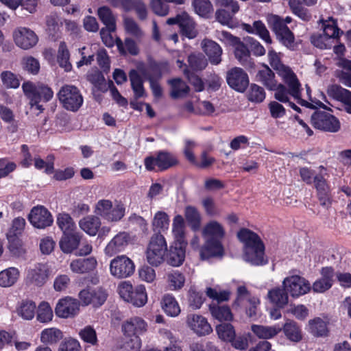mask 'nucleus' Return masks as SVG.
<instances>
[{
    "instance_id": "obj_1",
    "label": "nucleus",
    "mask_w": 351,
    "mask_h": 351,
    "mask_svg": "<svg viewBox=\"0 0 351 351\" xmlns=\"http://www.w3.org/2000/svg\"><path fill=\"white\" fill-rule=\"evenodd\" d=\"M239 240L243 244V258L252 265H263L267 263L265 257V246L255 232L243 228L238 233Z\"/></svg>"
},
{
    "instance_id": "obj_2",
    "label": "nucleus",
    "mask_w": 351,
    "mask_h": 351,
    "mask_svg": "<svg viewBox=\"0 0 351 351\" xmlns=\"http://www.w3.org/2000/svg\"><path fill=\"white\" fill-rule=\"evenodd\" d=\"M93 210L96 215L107 222L117 223L124 217L126 208L121 201L101 199L95 204Z\"/></svg>"
},
{
    "instance_id": "obj_3",
    "label": "nucleus",
    "mask_w": 351,
    "mask_h": 351,
    "mask_svg": "<svg viewBox=\"0 0 351 351\" xmlns=\"http://www.w3.org/2000/svg\"><path fill=\"white\" fill-rule=\"evenodd\" d=\"M22 90L24 95L29 100V105L42 112L44 108L40 105V101L47 102L53 96V92L51 88L43 84H34L32 82H25L22 84Z\"/></svg>"
},
{
    "instance_id": "obj_4",
    "label": "nucleus",
    "mask_w": 351,
    "mask_h": 351,
    "mask_svg": "<svg viewBox=\"0 0 351 351\" xmlns=\"http://www.w3.org/2000/svg\"><path fill=\"white\" fill-rule=\"evenodd\" d=\"M167 252V243L160 233H154L150 237L146 249V258L152 266H158L165 261Z\"/></svg>"
},
{
    "instance_id": "obj_5",
    "label": "nucleus",
    "mask_w": 351,
    "mask_h": 351,
    "mask_svg": "<svg viewBox=\"0 0 351 351\" xmlns=\"http://www.w3.org/2000/svg\"><path fill=\"white\" fill-rule=\"evenodd\" d=\"M120 296L126 302L137 307L143 306L147 302V295L144 285L133 287L128 281L122 282L118 287Z\"/></svg>"
},
{
    "instance_id": "obj_6",
    "label": "nucleus",
    "mask_w": 351,
    "mask_h": 351,
    "mask_svg": "<svg viewBox=\"0 0 351 351\" xmlns=\"http://www.w3.org/2000/svg\"><path fill=\"white\" fill-rule=\"evenodd\" d=\"M57 95L63 108L71 112H77L84 102L80 90L73 85H64L60 88Z\"/></svg>"
},
{
    "instance_id": "obj_7",
    "label": "nucleus",
    "mask_w": 351,
    "mask_h": 351,
    "mask_svg": "<svg viewBox=\"0 0 351 351\" xmlns=\"http://www.w3.org/2000/svg\"><path fill=\"white\" fill-rule=\"evenodd\" d=\"M178 163L176 156L166 151H160L144 160L145 167L148 171H165Z\"/></svg>"
},
{
    "instance_id": "obj_8",
    "label": "nucleus",
    "mask_w": 351,
    "mask_h": 351,
    "mask_svg": "<svg viewBox=\"0 0 351 351\" xmlns=\"http://www.w3.org/2000/svg\"><path fill=\"white\" fill-rule=\"evenodd\" d=\"M259 304V299L252 295L245 286L241 285L238 287L237 298L234 302V306L237 307H245L247 316L253 317L257 314V309Z\"/></svg>"
},
{
    "instance_id": "obj_9",
    "label": "nucleus",
    "mask_w": 351,
    "mask_h": 351,
    "mask_svg": "<svg viewBox=\"0 0 351 351\" xmlns=\"http://www.w3.org/2000/svg\"><path fill=\"white\" fill-rule=\"evenodd\" d=\"M135 269L134 262L125 255L114 258L110 263V271L117 278H125L133 274Z\"/></svg>"
},
{
    "instance_id": "obj_10",
    "label": "nucleus",
    "mask_w": 351,
    "mask_h": 351,
    "mask_svg": "<svg viewBox=\"0 0 351 351\" xmlns=\"http://www.w3.org/2000/svg\"><path fill=\"white\" fill-rule=\"evenodd\" d=\"M217 38L221 41L234 46V56L239 62L243 65L249 62L250 58V51L239 38L232 36L230 33L226 31L219 32Z\"/></svg>"
},
{
    "instance_id": "obj_11",
    "label": "nucleus",
    "mask_w": 351,
    "mask_h": 351,
    "mask_svg": "<svg viewBox=\"0 0 351 351\" xmlns=\"http://www.w3.org/2000/svg\"><path fill=\"white\" fill-rule=\"evenodd\" d=\"M311 123L314 128L329 132H337L340 129L339 121L332 114L326 112L313 113Z\"/></svg>"
},
{
    "instance_id": "obj_12",
    "label": "nucleus",
    "mask_w": 351,
    "mask_h": 351,
    "mask_svg": "<svg viewBox=\"0 0 351 351\" xmlns=\"http://www.w3.org/2000/svg\"><path fill=\"white\" fill-rule=\"evenodd\" d=\"M282 285L293 297H299L306 294L311 289L310 282L304 278L298 275L285 278Z\"/></svg>"
},
{
    "instance_id": "obj_13",
    "label": "nucleus",
    "mask_w": 351,
    "mask_h": 351,
    "mask_svg": "<svg viewBox=\"0 0 351 351\" xmlns=\"http://www.w3.org/2000/svg\"><path fill=\"white\" fill-rule=\"evenodd\" d=\"M80 306V302L77 299L66 296L58 300L55 307V313L59 318H73L78 314Z\"/></svg>"
},
{
    "instance_id": "obj_14",
    "label": "nucleus",
    "mask_w": 351,
    "mask_h": 351,
    "mask_svg": "<svg viewBox=\"0 0 351 351\" xmlns=\"http://www.w3.org/2000/svg\"><path fill=\"white\" fill-rule=\"evenodd\" d=\"M49 270L45 263H36L27 269L26 280L30 285L41 287L48 280Z\"/></svg>"
},
{
    "instance_id": "obj_15",
    "label": "nucleus",
    "mask_w": 351,
    "mask_h": 351,
    "mask_svg": "<svg viewBox=\"0 0 351 351\" xmlns=\"http://www.w3.org/2000/svg\"><path fill=\"white\" fill-rule=\"evenodd\" d=\"M13 39L16 45L24 50L32 49L38 42V37L33 30L23 27L14 31Z\"/></svg>"
},
{
    "instance_id": "obj_16",
    "label": "nucleus",
    "mask_w": 351,
    "mask_h": 351,
    "mask_svg": "<svg viewBox=\"0 0 351 351\" xmlns=\"http://www.w3.org/2000/svg\"><path fill=\"white\" fill-rule=\"evenodd\" d=\"M30 223L35 228L43 229L53 223V217L50 212L43 206L34 207L29 215Z\"/></svg>"
},
{
    "instance_id": "obj_17",
    "label": "nucleus",
    "mask_w": 351,
    "mask_h": 351,
    "mask_svg": "<svg viewBox=\"0 0 351 351\" xmlns=\"http://www.w3.org/2000/svg\"><path fill=\"white\" fill-rule=\"evenodd\" d=\"M329 97L341 102L340 110L351 114V91L337 84H330L326 90Z\"/></svg>"
},
{
    "instance_id": "obj_18",
    "label": "nucleus",
    "mask_w": 351,
    "mask_h": 351,
    "mask_svg": "<svg viewBox=\"0 0 351 351\" xmlns=\"http://www.w3.org/2000/svg\"><path fill=\"white\" fill-rule=\"evenodd\" d=\"M228 84L238 92L243 93L249 84L247 74L241 68L234 67L227 72Z\"/></svg>"
},
{
    "instance_id": "obj_19",
    "label": "nucleus",
    "mask_w": 351,
    "mask_h": 351,
    "mask_svg": "<svg viewBox=\"0 0 351 351\" xmlns=\"http://www.w3.org/2000/svg\"><path fill=\"white\" fill-rule=\"evenodd\" d=\"M121 329L127 337H139L147 332V323L140 317H134L127 319L122 324Z\"/></svg>"
},
{
    "instance_id": "obj_20",
    "label": "nucleus",
    "mask_w": 351,
    "mask_h": 351,
    "mask_svg": "<svg viewBox=\"0 0 351 351\" xmlns=\"http://www.w3.org/2000/svg\"><path fill=\"white\" fill-rule=\"evenodd\" d=\"M186 324L189 328L198 336L207 335L213 331L206 318L200 315H189L186 317Z\"/></svg>"
},
{
    "instance_id": "obj_21",
    "label": "nucleus",
    "mask_w": 351,
    "mask_h": 351,
    "mask_svg": "<svg viewBox=\"0 0 351 351\" xmlns=\"http://www.w3.org/2000/svg\"><path fill=\"white\" fill-rule=\"evenodd\" d=\"M272 90L274 91V97L276 101H277L278 102L280 101V102L284 103V104L289 103V97L291 96L297 101V102L299 104H300L303 106L310 107L311 106V104L310 103H308L307 101L302 99L301 98V91H302L301 87L299 88V93H298V97H295L291 93V88H289V89H287L285 87V86L282 84L278 83L276 87L275 88H274Z\"/></svg>"
},
{
    "instance_id": "obj_22",
    "label": "nucleus",
    "mask_w": 351,
    "mask_h": 351,
    "mask_svg": "<svg viewBox=\"0 0 351 351\" xmlns=\"http://www.w3.org/2000/svg\"><path fill=\"white\" fill-rule=\"evenodd\" d=\"M321 278L311 286L315 293H324L331 288L333 284L334 269L330 267H323L320 271Z\"/></svg>"
},
{
    "instance_id": "obj_23",
    "label": "nucleus",
    "mask_w": 351,
    "mask_h": 351,
    "mask_svg": "<svg viewBox=\"0 0 351 351\" xmlns=\"http://www.w3.org/2000/svg\"><path fill=\"white\" fill-rule=\"evenodd\" d=\"M130 241V237L127 232H121L118 233L107 244L105 248L106 254L111 256L123 251L128 245Z\"/></svg>"
},
{
    "instance_id": "obj_24",
    "label": "nucleus",
    "mask_w": 351,
    "mask_h": 351,
    "mask_svg": "<svg viewBox=\"0 0 351 351\" xmlns=\"http://www.w3.org/2000/svg\"><path fill=\"white\" fill-rule=\"evenodd\" d=\"M276 71L285 83L287 84L288 87L291 88V93L295 97H298L301 84L292 69L289 66L283 64Z\"/></svg>"
},
{
    "instance_id": "obj_25",
    "label": "nucleus",
    "mask_w": 351,
    "mask_h": 351,
    "mask_svg": "<svg viewBox=\"0 0 351 351\" xmlns=\"http://www.w3.org/2000/svg\"><path fill=\"white\" fill-rule=\"evenodd\" d=\"M204 245L199 250V255L203 260L213 256H222L223 247L221 240L205 239Z\"/></svg>"
},
{
    "instance_id": "obj_26",
    "label": "nucleus",
    "mask_w": 351,
    "mask_h": 351,
    "mask_svg": "<svg viewBox=\"0 0 351 351\" xmlns=\"http://www.w3.org/2000/svg\"><path fill=\"white\" fill-rule=\"evenodd\" d=\"M186 242L174 241L170 246L168 263L173 267L181 265L185 258Z\"/></svg>"
},
{
    "instance_id": "obj_27",
    "label": "nucleus",
    "mask_w": 351,
    "mask_h": 351,
    "mask_svg": "<svg viewBox=\"0 0 351 351\" xmlns=\"http://www.w3.org/2000/svg\"><path fill=\"white\" fill-rule=\"evenodd\" d=\"M202 47L211 64L217 65L221 62L222 49L216 42L204 39L202 42Z\"/></svg>"
},
{
    "instance_id": "obj_28",
    "label": "nucleus",
    "mask_w": 351,
    "mask_h": 351,
    "mask_svg": "<svg viewBox=\"0 0 351 351\" xmlns=\"http://www.w3.org/2000/svg\"><path fill=\"white\" fill-rule=\"evenodd\" d=\"M63 337V332L57 327L46 328L40 333V343L47 346L58 344Z\"/></svg>"
},
{
    "instance_id": "obj_29",
    "label": "nucleus",
    "mask_w": 351,
    "mask_h": 351,
    "mask_svg": "<svg viewBox=\"0 0 351 351\" xmlns=\"http://www.w3.org/2000/svg\"><path fill=\"white\" fill-rule=\"evenodd\" d=\"M97 265L95 258L73 260L70 263L71 270L76 274H84L93 271Z\"/></svg>"
},
{
    "instance_id": "obj_30",
    "label": "nucleus",
    "mask_w": 351,
    "mask_h": 351,
    "mask_svg": "<svg viewBox=\"0 0 351 351\" xmlns=\"http://www.w3.org/2000/svg\"><path fill=\"white\" fill-rule=\"evenodd\" d=\"M101 225V219L97 215H88L79 221L80 228L90 236H95Z\"/></svg>"
},
{
    "instance_id": "obj_31",
    "label": "nucleus",
    "mask_w": 351,
    "mask_h": 351,
    "mask_svg": "<svg viewBox=\"0 0 351 351\" xmlns=\"http://www.w3.org/2000/svg\"><path fill=\"white\" fill-rule=\"evenodd\" d=\"M225 234L223 226L215 220L207 223L202 230V235L205 239L221 240Z\"/></svg>"
},
{
    "instance_id": "obj_32",
    "label": "nucleus",
    "mask_w": 351,
    "mask_h": 351,
    "mask_svg": "<svg viewBox=\"0 0 351 351\" xmlns=\"http://www.w3.org/2000/svg\"><path fill=\"white\" fill-rule=\"evenodd\" d=\"M180 28L182 35L191 39L196 37L197 30L193 18L186 12H181Z\"/></svg>"
},
{
    "instance_id": "obj_33",
    "label": "nucleus",
    "mask_w": 351,
    "mask_h": 351,
    "mask_svg": "<svg viewBox=\"0 0 351 351\" xmlns=\"http://www.w3.org/2000/svg\"><path fill=\"white\" fill-rule=\"evenodd\" d=\"M152 71L157 73V76L155 77L154 75H149L148 77V80L150 83V88L152 90L153 95L156 97H160L162 96V88L159 84L157 82L156 80L161 77V75L165 71H169V65L167 62H163L160 64L159 65L155 66L152 67Z\"/></svg>"
},
{
    "instance_id": "obj_34",
    "label": "nucleus",
    "mask_w": 351,
    "mask_h": 351,
    "mask_svg": "<svg viewBox=\"0 0 351 351\" xmlns=\"http://www.w3.org/2000/svg\"><path fill=\"white\" fill-rule=\"evenodd\" d=\"M36 305L30 300H23L18 303L16 312L24 320H32L36 315Z\"/></svg>"
},
{
    "instance_id": "obj_35",
    "label": "nucleus",
    "mask_w": 351,
    "mask_h": 351,
    "mask_svg": "<svg viewBox=\"0 0 351 351\" xmlns=\"http://www.w3.org/2000/svg\"><path fill=\"white\" fill-rule=\"evenodd\" d=\"M161 306L165 313L170 317H177L181 312L180 306L176 298L169 293L163 295Z\"/></svg>"
},
{
    "instance_id": "obj_36",
    "label": "nucleus",
    "mask_w": 351,
    "mask_h": 351,
    "mask_svg": "<svg viewBox=\"0 0 351 351\" xmlns=\"http://www.w3.org/2000/svg\"><path fill=\"white\" fill-rule=\"evenodd\" d=\"M251 330L258 339H268L277 335L281 331V328L276 325L263 326L253 324L251 326Z\"/></svg>"
},
{
    "instance_id": "obj_37",
    "label": "nucleus",
    "mask_w": 351,
    "mask_h": 351,
    "mask_svg": "<svg viewBox=\"0 0 351 351\" xmlns=\"http://www.w3.org/2000/svg\"><path fill=\"white\" fill-rule=\"evenodd\" d=\"M20 271L15 267H10L0 271V287H10L19 280Z\"/></svg>"
},
{
    "instance_id": "obj_38",
    "label": "nucleus",
    "mask_w": 351,
    "mask_h": 351,
    "mask_svg": "<svg viewBox=\"0 0 351 351\" xmlns=\"http://www.w3.org/2000/svg\"><path fill=\"white\" fill-rule=\"evenodd\" d=\"M337 65L342 70L337 71V77L343 85L351 88V60L339 59Z\"/></svg>"
},
{
    "instance_id": "obj_39",
    "label": "nucleus",
    "mask_w": 351,
    "mask_h": 351,
    "mask_svg": "<svg viewBox=\"0 0 351 351\" xmlns=\"http://www.w3.org/2000/svg\"><path fill=\"white\" fill-rule=\"evenodd\" d=\"M80 242V235L77 232L64 234L60 241V247L65 253H71L75 250Z\"/></svg>"
},
{
    "instance_id": "obj_40",
    "label": "nucleus",
    "mask_w": 351,
    "mask_h": 351,
    "mask_svg": "<svg viewBox=\"0 0 351 351\" xmlns=\"http://www.w3.org/2000/svg\"><path fill=\"white\" fill-rule=\"evenodd\" d=\"M169 217L164 211H158L155 213L152 221V229L156 233H160L169 229Z\"/></svg>"
},
{
    "instance_id": "obj_41",
    "label": "nucleus",
    "mask_w": 351,
    "mask_h": 351,
    "mask_svg": "<svg viewBox=\"0 0 351 351\" xmlns=\"http://www.w3.org/2000/svg\"><path fill=\"white\" fill-rule=\"evenodd\" d=\"M209 310L212 316L219 322H230L233 319V314L230 307L226 305L212 304L210 305Z\"/></svg>"
},
{
    "instance_id": "obj_42",
    "label": "nucleus",
    "mask_w": 351,
    "mask_h": 351,
    "mask_svg": "<svg viewBox=\"0 0 351 351\" xmlns=\"http://www.w3.org/2000/svg\"><path fill=\"white\" fill-rule=\"evenodd\" d=\"M166 282L168 288L171 291L181 289L185 283V276L179 271H171L166 275Z\"/></svg>"
},
{
    "instance_id": "obj_43",
    "label": "nucleus",
    "mask_w": 351,
    "mask_h": 351,
    "mask_svg": "<svg viewBox=\"0 0 351 351\" xmlns=\"http://www.w3.org/2000/svg\"><path fill=\"white\" fill-rule=\"evenodd\" d=\"M130 81L132 89L136 99L143 97L146 95L142 77L136 70H131L129 73Z\"/></svg>"
},
{
    "instance_id": "obj_44",
    "label": "nucleus",
    "mask_w": 351,
    "mask_h": 351,
    "mask_svg": "<svg viewBox=\"0 0 351 351\" xmlns=\"http://www.w3.org/2000/svg\"><path fill=\"white\" fill-rule=\"evenodd\" d=\"M184 217L193 230H197L199 228L202 217L197 208L193 206H186L184 209Z\"/></svg>"
},
{
    "instance_id": "obj_45",
    "label": "nucleus",
    "mask_w": 351,
    "mask_h": 351,
    "mask_svg": "<svg viewBox=\"0 0 351 351\" xmlns=\"http://www.w3.org/2000/svg\"><path fill=\"white\" fill-rule=\"evenodd\" d=\"M97 14L99 19L110 32L116 30V19L109 8L106 6L99 8L97 10Z\"/></svg>"
},
{
    "instance_id": "obj_46",
    "label": "nucleus",
    "mask_w": 351,
    "mask_h": 351,
    "mask_svg": "<svg viewBox=\"0 0 351 351\" xmlns=\"http://www.w3.org/2000/svg\"><path fill=\"white\" fill-rule=\"evenodd\" d=\"M257 77L270 90L275 88L277 86L278 82L275 80V75L267 65H265L264 69L258 71Z\"/></svg>"
},
{
    "instance_id": "obj_47",
    "label": "nucleus",
    "mask_w": 351,
    "mask_h": 351,
    "mask_svg": "<svg viewBox=\"0 0 351 351\" xmlns=\"http://www.w3.org/2000/svg\"><path fill=\"white\" fill-rule=\"evenodd\" d=\"M36 319L40 323L47 324L53 320V313L50 304L45 301L40 302L37 308Z\"/></svg>"
},
{
    "instance_id": "obj_48",
    "label": "nucleus",
    "mask_w": 351,
    "mask_h": 351,
    "mask_svg": "<svg viewBox=\"0 0 351 351\" xmlns=\"http://www.w3.org/2000/svg\"><path fill=\"white\" fill-rule=\"evenodd\" d=\"M324 35L327 38V40H331L339 37L340 30L337 27V22L332 18L329 17L327 20L321 19Z\"/></svg>"
},
{
    "instance_id": "obj_49",
    "label": "nucleus",
    "mask_w": 351,
    "mask_h": 351,
    "mask_svg": "<svg viewBox=\"0 0 351 351\" xmlns=\"http://www.w3.org/2000/svg\"><path fill=\"white\" fill-rule=\"evenodd\" d=\"M57 224L64 234L75 232V223L72 217L67 213H62L58 215Z\"/></svg>"
},
{
    "instance_id": "obj_50",
    "label": "nucleus",
    "mask_w": 351,
    "mask_h": 351,
    "mask_svg": "<svg viewBox=\"0 0 351 351\" xmlns=\"http://www.w3.org/2000/svg\"><path fill=\"white\" fill-rule=\"evenodd\" d=\"M267 297L270 302L280 308L288 303V295L282 289L275 288L269 291Z\"/></svg>"
},
{
    "instance_id": "obj_51",
    "label": "nucleus",
    "mask_w": 351,
    "mask_h": 351,
    "mask_svg": "<svg viewBox=\"0 0 351 351\" xmlns=\"http://www.w3.org/2000/svg\"><path fill=\"white\" fill-rule=\"evenodd\" d=\"M185 223L183 217L177 215L174 217L172 223V233L175 241L186 242L184 239Z\"/></svg>"
},
{
    "instance_id": "obj_52",
    "label": "nucleus",
    "mask_w": 351,
    "mask_h": 351,
    "mask_svg": "<svg viewBox=\"0 0 351 351\" xmlns=\"http://www.w3.org/2000/svg\"><path fill=\"white\" fill-rule=\"evenodd\" d=\"M285 336L291 341L298 342L302 339V332L300 327L293 321H287L283 326Z\"/></svg>"
},
{
    "instance_id": "obj_53",
    "label": "nucleus",
    "mask_w": 351,
    "mask_h": 351,
    "mask_svg": "<svg viewBox=\"0 0 351 351\" xmlns=\"http://www.w3.org/2000/svg\"><path fill=\"white\" fill-rule=\"evenodd\" d=\"M310 332L315 336H324L327 335V322L320 317H316L308 321Z\"/></svg>"
},
{
    "instance_id": "obj_54",
    "label": "nucleus",
    "mask_w": 351,
    "mask_h": 351,
    "mask_svg": "<svg viewBox=\"0 0 351 351\" xmlns=\"http://www.w3.org/2000/svg\"><path fill=\"white\" fill-rule=\"evenodd\" d=\"M169 84L171 86V95L173 98L184 97L189 90V86L179 78L170 80Z\"/></svg>"
},
{
    "instance_id": "obj_55",
    "label": "nucleus",
    "mask_w": 351,
    "mask_h": 351,
    "mask_svg": "<svg viewBox=\"0 0 351 351\" xmlns=\"http://www.w3.org/2000/svg\"><path fill=\"white\" fill-rule=\"evenodd\" d=\"M69 52L64 42L60 43L58 51V62L65 71H71L72 66L69 62Z\"/></svg>"
},
{
    "instance_id": "obj_56",
    "label": "nucleus",
    "mask_w": 351,
    "mask_h": 351,
    "mask_svg": "<svg viewBox=\"0 0 351 351\" xmlns=\"http://www.w3.org/2000/svg\"><path fill=\"white\" fill-rule=\"evenodd\" d=\"M78 335L80 339L85 343L91 346H96L98 343V339L96 330L91 326H86L80 329Z\"/></svg>"
},
{
    "instance_id": "obj_57",
    "label": "nucleus",
    "mask_w": 351,
    "mask_h": 351,
    "mask_svg": "<svg viewBox=\"0 0 351 351\" xmlns=\"http://www.w3.org/2000/svg\"><path fill=\"white\" fill-rule=\"evenodd\" d=\"M192 5L195 13L200 16L208 17L213 11L210 0H193Z\"/></svg>"
},
{
    "instance_id": "obj_58",
    "label": "nucleus",
    "mask_w": 351,
    "mask_h": 351,
    "mask_svg": "<svg viewBox=\"0 0 351 351\" xmlns=\"http://www.w3.org/2000/svg\"><path fill=\"white\" fill-rule=\"evenodd\" d=\"M269 25L275 32L276 35H281L282 32L287 30L289 27L285 23L282 18L276 14H269L267 17Z\"/></svg>"
},
{
    "instance_id": "obj_59",
    "label": "nucleus",
    "mask_w": 351,
    "mask_h": 351,
    "mask_svg": "<svg viewBox=\"0 0 351 351\" xmlns=\"http://www.w3.org/2000/svg\"><path fill=\"white\" fill-rule=\"evenodd\" d=\"M216 331L219 337L225 341H232L236 337L234 328L230 324H219L216 327Z\"/></svg>"
},
{
    "instance_id": "obj_60",
    "label": "nucleus",
    "mask_w": 351,
    "mask_h": 351,
    "mask_svg": "<svg viewBox=\"0 0 351 351\" xmlns=\"http://www.w3.org/2000/svg\"><path fill=\"white\" fill-rule=\"evenodd\" d=\"M116 45L122 54H125L127 52L132 55H136L138 53V49L136 43L131 38H125L124 43L120 38L116 40Z\"/></svg>"
},
{
    "instance_id": "obj_61",
    "label": "nucleus",
    "mask_w": 351,
    "mask_h": 351,
    "mask_svg": "<svg viewBox=\"0 0 351 351\" xmlns=\"http://www.w3.org/2000/svg\"><path fill=\"white\" fill-rule=\"evenodd\" d=\"M325 171L326 169L323 167H320V173L314 176V184L317 195L330 193V186L323 176Z\"/></svg>"
},
{
    "instance_id": "obj_62",
    "label": "nucleus",
    "mask_w": 351,
    "mask_h": 351,
    "mask_svg": "<svg viewBox=\"0 0 351 351\" xmlns=\"http://www.w3.org/2000/svg\"><path fill=\"white\" fill-rule=\"evenodd\" d=\"M123 19L124 29L127 33L136 38H139L143 35L142 30L132 18L123 16Z\"/></svg>"
},
{
    "instance_id": "obj_63",
    "label": "nucleus",
    "mask_w": 351,
    "mask_h": 351,
    "mask_svg": "<svg viewBox=\"0 0 351 351\" xmlns=\"http://www.w3.org/2000/svg\"><path fill=\"white\" fill-rule=\"evenodd\" d=\"M247 98L252 102H262L265 99L264 89L255 84H251L247 93Z\"/></svg>"
},
{
    "instance_id": "obj_64",
    "label": "nucleus",
    "mask_w": 351,
    "mask_h": 351,
    "mask_svg": "<svg viewBox=\"0 0 351 351\" xmlns=\"http://www.w3.org/2000/svg\"><path fill=\"white\" fill-rule=\"evenodd\" d=\"M1 80L7 88H17L20 82L15 74L10 71H5L1 73Z\"/></svg>"
}]
</instances>
